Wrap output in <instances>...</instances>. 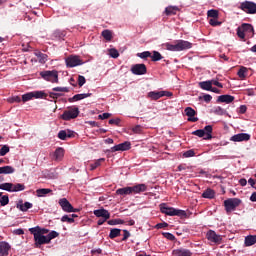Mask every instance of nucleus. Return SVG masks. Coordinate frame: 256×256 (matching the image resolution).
Returning <instances> with one entry per match:
<instances>
[{
    "label": "nucleus",
    "instance_id": "12",
    "mask_svg": "<svg viewBox=\"0 0 256 256\" xmlns=\"http://www.w3.org/2000/svg\"><path fill=\"white\" fill-rule=\"evenodd\" d=\"M131 73L134 75H144L147 73V66L144 63H138L131 66Z\"/></svg>",
    "mask_w": 256,
    "mask_h": 256
},
{
    "label": "nucleus",
    "instance_id": "2",
    "mask_svg": "<svg viewBox=\"0 0 256 256\" xmlns=\"http://www.w3.org/2000/svg\"><path fill=\"white\" fill-rule=\"evenodd\" d=\"M165 47H166L167 51L182 52V51L191 49L192 43H190L189 41H185V40H178L175 42L174 45L167 43L165 45Z\"/></svg>",
    "mask_w": 256,
    "mask_h": 256
},
{
    "label": "nucleus",
    "instance_id": "8",
    "mask_svg": "<svg viewBox=\"0 0 256 256\" xmlns=\"http://www.w3.org/2000/svg\"><path fill=\"white\" fill-rule=\"evenodd\" d=\"M40 76L47 82L58 83V72L56 70H46L40 72Z\"/></svg>",
    "mask_w": 256,
    "mask_h": 256
},
{
    "label": "nucleus",
    "instance_id": "4",
    "mask_svg": "<svg viewBox=\"0 0 256 256\" xmlns=\"http://www.w3.org/2000/svg\"><path fill=\"white\" fill-rule=\"evenodd\" d=\"M79 115H80L79 108L72 106V107H69L67 110L63 111L61 115V119H63L64 121H70L71 119H77Z\"/></svg>",
    "mask_w": 256,
    "mask_h": 256
},
{
    "label": "nucleus",
    "instance_id": "62",
    "mask_svg": "<svg viewBox=\"0 0 256 256\" xmlns=\"http://www.w3.org/2000/svg\"><path fill=\"white\" fill-rule=\"evenodd\" d=\"M123 232H124V235L122 238V242H125V241H127V239H129L131 237V233L127 230H123Z\"/></svg>",
    "mask_w": 256,
    "mask_h": 256
},
{
    "label": "nucleus",
    "instance_id": "9",
    "mask_svg": "<svg viewBox=\"0 0 256 256\" xmlns=\"http://www.w3.org/2000/svg\"><path fill=\"white\" fill-rule=\"evenodd\" d=\"M66 67L75 68L84 64V62L77 55H71L65 59Z\"/></svg>",
    "mask_w": 256,
    "mask_h": 256
},
{
    "label": "nucleus",
    "instance_id": "37",
    "mask_svg": "<svg viewBox=\"0 0 256 256\" xmlns=\"http://www.w3.org/2000/svg\"><path fill=\"white\" fill-rule=\"evenodd\" d=\"M36 193H37L38 198H43L46 195L52 193V190H50V189H38V190H36Z\"/></svg>",
    "mask_w": 256,
    "mask_h": 256
},
{
    "label": "nucleus",
    "instance_id": "20",
    "mask_svg": "<svg viewBox=\"0 0 256 256\" xmlns=\"http://www.w3.org/2000/svg\"><path fill=\"white\" fill-rule=\"evenodd\" d=\"M235 100V97L230 94H223L218 96L217 103H233Z\"/></svg>",
    "mask_w": 256,
    "mask_h": 256
},
{
    "label": "nucleus",
    "instance_id": "26",
    "mask_svg": "<svg viewBox=\"0 0 256 256\" xmlns=\"http://www.w3.org/2000/svg\"><path fill=\"white\" fill-rule=\"evenodd\" d=\"M256 244V235L246 236L244 240L245 247H252V245Z\"/></svg>",
    "mask_w": 256,
    "mask_h": 256
},
{
    "label": "nucleus",
    "instance_id": "41",
    "mask_svg": "<svg viewBox=\"0 0 256 256\" xmlns=\"http://www.w3.org/2000/svg\"><path fill=\"white\" fill-rule=\"evenodd\" d=\"M102 36L107 41H111V39H113V34L111 33V30H103Z\"/></svg>",
    "mask_w": 256,
    "mask_h": 256
},
{
    "label": "nucleus",
    "instance_id": "30",
    "mask_svg": "<svg viewBox=\"0 0 256 256\" xmlns=\"http://www.w3.org/2000/svg\"><path fill=\"white\" fill-rule=\"evenodd\" d=\"M179 7L177 6H168L165 8V15L166 16H172L176 15L177 11H179Z\"/></svg>",
    "mask_w": 256,
    "mask_h": 256
},
{
    "label": "nucleus",
    "instance_id": "44",
    "mask_svg": "<svg viewBox=\"0 0 256 256\" xmlns=\"http://www.w3.org/2000/svg\"><path fill=\"white\" fill-rule=\"evenodd\" d=\"M123 223H124V220H121V219L108 220V225L110 226L122 225Z\"/></svg>",
    "mask_w": 256,
    "mask_h": 256
},
{
    "label": "nucleus",
    "instance_id": "57",
    "mask_svg": "<svg viewBox=\"0 0 256 256\" xmlns=\"http://www.w3.org/2000/svg\"><path fill=\"white\" fill-rule=\"evenodd\" d=\"M9 147L8 145H4L2 149H0V156H5L9 152Z\"/></svg>",
    "mask_w": 256,
    "mask_h": 256
},
{
    "label": "nucleus",
    "instance_id": "6",
    "mask_svg": "<svg viewBox=\"0 0 256 256\" xmlns=\"http://www.w3.org/2000/svg\"><path fill=\"white\" fill-rule=\"evenodd\" d=\"M213 126H205L204 129H197L192 132V135L198 136L199 138L204 137L206 135V140H210L213 138Z\"/></svg>",
    "mask_w": 256,
    "mask_h": 256
},
{
    "label": "nucleus",
    "instance_id": "28",
    "mask_svg": "<svg viewBox=\"0 0 256 256\" xmlns=\"http://www.w3.org/2000/svg\"><path fill=\"white\" fill-rule=\"evenodd\" d=\"M15 173V168L13 166H4L0 167V175H9V174H14Z\"/></svg>",
    "mask_w": 256,
    "mask_h": 256
},
{
    "label": "nucleus",
    "instance_id": "14",
    "mask_svg": "<svg viewBox=\"0 0 256 256\" xmlns=\"http://www.w3.org/2000/svg\"><path fill=\"white\" fill-rule=\"evenodd\" d=\"M58 203L65 213L73 212V206L66 198H61Z\"/></svg>",
    "mask_w": 256,
    "mask_h": 256
},
{
    "label": "nucleus",
    "instance_id": "53",
    "mask_svg": "<svg viewBox=\"0 0 256 256\" xmlns=\"http://www.w3.org/2000/svg\"><path fill=\"white\" fill-rule=\"evenodd\" d=\"M86 83V78L84 76H78V86L83 87Z\"/></svg>",
    "mask_w": 256,
    "mask_h": 256
},
{
    "label": "nucleus",
    "instance_id": "11",
    "mask_svg": "<svg viewBox=\"0 0 256 256\" xmlns=\"http://www.w3.org/2000/svg\"><path fill=\"white\" fill-rule=\"evenodd\" d=\"M206 238L208 239V241L216 245H221L223 240L222 236L217 235V233L214 230H209L206 234Z\"/></svg>",
    "mask_w": 256,
    "mask_h": 256
},
{
    "label": "nucleus",
    "instance_id": "19",
    "mask_svg": "<svg viewBox=\"0 0 256 256\" xmlns=\"http://www.w3.org/2000/svg\"><path fill=\"white\" fill-rule=\"evenodd\" d=\"M29 232H30V234H37L40 236H45L46 234H48L50 232V230L46 229V228H41L40 226H36V227L29 228Z\"/></svg>",
    "mask_w": 256,
    "mask_h": 256
},
{
    "label": "nucleus",
    "instance_id": "64",
    "mask_svg": "<svg viewBox=\"0 0 256 256\" xmlns=\"http://www.w3.org/2000/svg\"><path fill=\"white\" fill-rule=\"evenodd\" d=\"M163 236L170 241H174L175 240V236L171 233H163Z\"/></svg>",
    "mask_w": 256,
    "mask_h": 256
},
{
    "label": "nucleus",
    "instance_id": "60",
    "mask_svg": "<svg viewBox=\"0 0 256 256\" xmlns=\"http://www.w3.org/2000/svg\"><path fill=\"white\" fill-rule=\"evenodd\" d=\"M109 118H111V113H108V112L98 115V119L104 120V119H109Z\"/></svg>",
    "mask_w": 256,
    "mask_h": 256
},
{
    "label": "nucleus",
    "instance_id": "31",
    "mask_svg": "<svg viewBox=\"0 0 256 256\" xmlns=\"http://www.w3.org/2000/svg\"><path fill=\"white\" fill-rule=\"evenodd\" d=\"M132 194V190L131 187H125V188H121L116 190V195H120V196H128Z\"/></svg>",
    "mask_w": 256,
    "mask_h": 256
},
{
    "label": "nucleus",
    "instance_id": "49",
    "mask_svg": "<svg viewBox=\"0 0 256 256\" xmlns=\"http://www.w3.org/2000/svg\"><path fill=\"white\" fill-rule=\"evenodd\" d=\"M209 25L217 27V26L222 25V22L218 21V18H211L209 20Z\"/></svg>",
    "mask_w": 256,
    "mask_h": 256
},
{
    "label": "nucleus",
    "instance_id": "50",
    "mask_svg": "<svg viewBox=\"0 0 256 256\" xmlns=\"http://www.w3.org/2000/svg\"><path fill=\"white\" fill-rule=\"evenodd\" d=\"M214 114L217 116H223L225 114V110L222 109L221 107H216L214 109Z\"/></svg>",
    "mask_w": 256,
    "mask_h": 256
},
{
    "label": "nucleus",
    "instance_id": "23",
    "mask_svg": "<svg viewBox=\"0 0 256 256\" xmlns=\"http://www.w3.org/2000/svg\"><path fill=\"white\" fill-rule=\"evenodd\" d=\"M91 94L88 93V94H75L73 97H70L68 99L69 103H74V102H79V101H82L88 97H90Z\"/></svg>",
    "mask_w": 256,
    "mask_h": 256
},
{
    "label": "nucleus",
    "instance_id": "18",
    "mask_svg": "<svg viewBox=\"0 0 256 256\" xmlns=\"http://www.w3.org/2000/svg\"><path fill=\"white\" fill-rule=\"evenodd\" d=\"M94 215L98 218H103L105 221H107L109 218H111V213L108 212V210L104 208L96 209L93 211Z\"/></svg>",
    "mask_w": 256,
    "mask_h": 256
},
{
    "label": "nucleus",
    "instance_id": "54",
    "mask_svg": "<svg viewBox=\"0 0 256 256\" xmlns=\"http://www.w3.org/2000/svg\"><path fill=\"white\" fill-rule=\"evenodd\" d=\"M21 98L20 96H13L11 98H9L8 102L9 103H21Z\"/></svg>",
    "mask_w": 256,
    "mask_h": 256
},
{
    "label": "nucleus",
    "instance_id": "15",
    "mask_svg": "<svg viewBox=\"0 0 256 256\" xmlns=\"http://www.w3.org/2000/svg\"><path fill=\"white\" fill-rule=\"evenodd\" d=\"M130 149H131V142H122L118 145L111 147V152L129 151Z\"/></svg>",
    "mask_w": 256,
    "mask_h": 256
},
{
    "label": "nucleus",
    "instance_id": "22",
    "mask_svg": "<svg viewBox=\"0 0 256 256\" xmlns=\"http://www.w3.org/2000/svg\"><path fill=\"white\" fill-rule=\"evenodd\" d=\"M131 194H140L147 191V185L146 184H138L136 186L130 187Z\"/></svg>",
    "mask_w": 256,
    "mask_h": 256
},
{
    "label": "nucleus",
    "instance_id": "3",
    "mask_svg": "<svg viewBox=\"0 0 256 256\" xmlns=\"http://www.w3.org/2000/svg\"><path fill=\"white\" fill-rule=\"evenodd\" d=\"M160 212L167 216H178V217H186L187 213L185 210L176 209L174 207H169L167 204L163 203L159 206Z\"/></svg>",
    "mask_w": 256,
    "mask_h": 256
},
{
    "label": "nucleus",
    "instance_id": "47",
    "mask_svg": "<svg viewBox=\"0 0 256 256\" xmlns=\"http://www.w3.org/2000/svg\"><path fill=\"white\" fill-rule=\"evenodd\" d=\"M9 203L8 195H4L0 198V206L4 207Z\"/></svg>",
    "mask_w": 256,
    "mask_h": 256
},
{
    "label": "nucleus",
    "instance_id": "27",
    "mask_svg": "<svg viewBox=\"0 0 256 256\" xmlns=\"http://www.w3.org/2000/svg\"><path fill=\"white\" fill-rule=\"evenodd\" d=\"M64 154H65L64 148L58 147L54 153L55 161H61L64 158Z\"/></svg>",
    "mask_w": 256,
    "mask_h": 256
},
{
    "label": "nucleus",
    "instance_id": "16",
    "mask_svg": "<svg viewBox=\"0 0 256 256\" xmlns=\"http://www.w3.org/2000/svg\"><path fill=\"white\" fill-rule=\"evenodd\" d=\"M184 113L186 114V117H189L188 118L189 122H197V121H199V118L195 117L197 115V111H195L191 107H187L186 109H184Z\"/></svg>",
    "mask_w": 256,
    "mask_h": 256
},
{
    "label": "nucleus",
    "instance_id": "43",
    "mask_svg": "<svg viewBox=\"0 0 256 256\" xmlns=\"http://www.w3.org/2000/svg\"><path fill=\"white\" fill-rule=\"evenodd\" d=\"M33 98H34V97H33L32 92H29V93H27V94H23V95H22V101H23V103H27V102L31 101Z\"/></svg>",
    "mask_w": 256,
    "mask_h": 256
},
{
    "label": "nucleus",
    "instance_id": "45",
    "mask_svg": "<svg viewBox=\"0 0 256 256\" xmlns=\"http://www.w3.org/2000/svg\"><path fill=\"white\" fill-rule=\"evenodd\" d=\"M236 35H238L240 39H245V37L247 36L241 26L236 30Z\"/></svg>",
    "mask_w": 256,
    "mask_h": 256
},
{
    "label": "nucleus",
    "instance_id": "35",
    "mask_svg": "<svg viewBox=\"0 0 256 256\" xmlns=\"http://www.w3.org/2000/svg\"><path fill=\"white\" fill-rule=\"evenodd\" d=\"M150 58H152V62H158L161 59H163L164 57L158 51L154 50V51H152Z\"/></svg>",
    "mask_w": 256,
    "mask_h": 256
},
{
    "label": "nucleus",
    "instance_id": "51",
    "mask_svg": "<svg viewBox=\"0 0 256 256\" xmlns=\"http://www.w3.org/2000/svg\"><path fill=\"white\" fill-rule=\"evenodd\" d=\"M184 158H190V157H195V151L194 150H188L183 153Z\"/></svg>",
    "mask_w": 256,
    "mask_h": 256
},
{
    "label": "nucleus",
    "instance_id": "46",
    "mask_svg": "<svg viewBox=\"0 0 256 256\" xmlns=\"http://www.w3.org/2000/svg\"><path fill=\"white\" fill-rule=\"evenodd\" d=\"M61 222H63V223L68 222L69 224H73L75 222V220L73 218H71V216H69V215H64L61 218Z\"/></svg>",
    "mask_w": 256,
    "mask_h": 256
},
{
    "label": "nucleus",
    "instance_id": "17",
    "mask_svg": "<svg viewBox=\"0 0 256 256\" xmlns=\"http://www.w3.org/2000/svg\"><path fill=\"white\" fill-rule=\"evenodd\" d=\"M241 27H242L244 33L246 34V37H248V38H253L254 37L255 30H254L253 25L248 24V23H243L241 25Z\"/></svg>",
    "mask_w": 256,
    "mask_h": 256
},
{
    "label": "nucleus",
    "instance_id": "13",
    "mask_svg": "<svg viewBox=\"0 0 256 256\" xmlns=\"http://www.w3.org/2000/svg\"><path fill=\"white\" fill-rule=\"evenodd\" d=\"M250 139H251L250 134H248V133H239V134L233 135L230 138V141H233V142H247Z\"/></svg>",
    "mask_w": 256,
    "mask_h": 256
},
{
    "label": "nucleus",
    "instance_id": "34",
    "mask_svg": "<svg viewBox=\"0 0 256 256\" xmlns=\"http://www.w3.org/2000/svg\"><path fill=\"white\" fill-rule=\"evenodd\" d=\"M121 236V229L119 228H112L110 230L109 238L110 239H115L117 237Z\"/></svg>",
    "mask_w": 256,
    "mask_h": 256
},
{
    "label": "nucleus",
    "instance_id": "48",
    "mask_svg": "<svg viewBox=\"0 0 256 256\" xmlns=\"http://www.w3.org/2000/svg\"><path fill=\"white\" fill-rule=\"evenodd\" d=\"M247 73V68L242 66L239 71H238V76L241 78V79H244L246 77V74Z\"/></svg>",
    "mask_w": 256,
    "mask_h": 256
},
{
    "label": "nucleus",
    "instance_id": "33",
    "mask_svg": "<svg viewBox=\"0 0 256 256\" xmlns=\"http://www.w3.org/2000/svg\"><path fill=\"white\" fill-rule=\"evenodd\" d=\"M34 55H36L38 57L39 62L41 64H45L48 61V55L47 54H44V53L38 51V52H34Z\"/></svg>",
    "mask_w": 256,
    "mask_h": 256
},
{
    "label": "nucleus",
    "instance_id": "21",
    "mask_svg": "<svg viewBox=\"0 0 256 256\" xmlns=\"http://www.w3.org/2000/svg\"><path fill=\"white\" fill-rule=\"evenodd\" d=\"M74 137V132L71 130H60L58 133V138L65 141L68 138Z\"/></svg>",
    "mask_w": 256,
    "mask_h": 256
},
{
    "label": "nucleus",
    "instance_id": "58",
    "mask_svg": "<svg viewBox=\"0 0 256 256\" xmlns=\"http://www.w3.org/2000/svg\"><path fill=\"white\" fill-rule=\"evenodd\" d=\"M53 91L55 92H69V88L68 87H55L53 88Z\"/></svg>",
    "mask_w": 256,
    "mask_h": 256
},
{
    "label": "nucleus",
    "instance_id": "24",
    "mask_svg": "<svg viewBox=\"0 0 256 256\" xmlns=\"http://www.w3.org/2000/svg\"><path fill=\"white\" fill-rule=\"evenodd\" d=\"M11 249V245H9L5 241L0 242V256H8V251Z\"/></svg>",
    "mask_w": 256,
    "mask_h": 256
},
{
    "label": "nucleus",
    "instance_id": "61",
    "mask_svg": "<svg viewBox=\"0 0 256 256\" xmlns=\"http://www.w3.org/2000/svg\"><path fill=\"white\" fill-rule=\"evenodd\" d=\"M178 256H191V252L189 250H180L178 251Z\"/></svg>",
    "mask_w": 256,
    "mask_h": 256
},
{
    "label": "nucleus",
    "instance_id": "29",
    "mask_svg": "<svg viewBox=\"0 0 256 256\" xmlns=\"http://www.w3.org/2000/svg\"><path fill=\"white\" fill-rule=\"evenodd\" d=\"M16 208L22 212H28L29 209L33 208V204L30 202H25L24 204H16Z\"/></svg>",
    "mask_w": 256,
    "mask_h": 256
},
{
    "label": "nucleus",
    "instance_id": "25",
    "mask_svg": "<svg viewBox=\"0 0 256 256\" xmlns=\"http://www.w3.org/2000/svg\"><path fill=\"white\" fill-rule=\"evenodd\" d=\"M201 197L204 199H215L216 191L208 188L207 190L204 191V193L201 194Z\"/></svg>",
    "mask_w": 256,
    "mask_h": 256
},
{
    "label": "nucleus",
    "instance_id": "10",
    "mask_svg": "<svg viewBox=\"0 0 256 256\" xmlns=\"http://www.w3.org/2000/svg\"><path fill=\"white\" fill-rule=\"evenodd\" d=\"M172 93L168 91H152L147 94V97L152 101H157L163 97H172Z\"/></svg>",
    "mask_w": 256,
    "mask_h": 256
},
{
    "label": "nucleus",
    "instance_id": "52",
    "mask_svg": "<svg viewBox=\"0 0 256 256\" xmlns=\"http://www.w3.org/2000/svg\"><path fill=\"white\" fill-rule=\"evenodd\" d=\"M138 56L142 59H147L148 57H151L150 51H144L142 53H138Z\"/></svg>",
    "mask_w": 256,
    "mask_h": 256
},
{
    "label": "nucleus",
    "instance_id": "59",
    "mask_svg": "<svg viewBox=\"0 0 256 256\" xmlns=\"http://www.w3.org/2000/svg\"><path fill=\"white\" fill-rule=\"evenodd\" d=\"M132 132H133L134 134H141V133H142V127H141L140 125L134 126V127L132 128Z\"/></svg>",
    "mask_w": 256,
    "mask_h": 256
},
{
    "label": "nucleus",
    "instance_id": "40",
    "mask_svg": "<svg viewBox=\"0 0 256 256\" xmlns=\"http://www.w3.org/2000/svg\"><path fill=\"white\" fill-rule=\"evenodd\" d=\"M207 16L212 19H218L219 17V11L212 9L207 12Z\"/></svg>",
    "mask_w": 256,
    "mask_h": 256
},
{
    "label": "nucleus",
    "instance_id": "1",
    "mask_svg": "<svg viewBox=\"0 0 256 256\" xmlns=\"http://www.w3.org/2000/svg\"><path fill=\"white\" fill-rule=\"evenodd\" d=\"M34 235V247L40 248L41 245H48L51 241L59 236V233L56 231L49 232L47 236L45 235Z\"/></svg>",
    "mask_w": 256,
    "mask_h": 256
},
{
    "label": "nucleus",
    "instance_id": "39",
    "mask_svg": "<svg viewBox=\"0 0 256 256\" xmlns=\"http://www.w3.org/2000/svg\"><path fill=\"white\" fill-rule=\"evenodd\" d=\"M31 94L33 95V97L35 99H46L47 98V94L42 91H34V92H31Z\"/></svg>",
    "mask_w": 256,
    "mask_h": 256
},
{
    "label": "nucleus",
    "instance_id": "63",
    "mask_svg": "<svg viewBox=\"0 0 256 256\" xmlns=\"http://www.w3.org/2000/svg\"><path fill=\"white\" fill-rule=\"evenodd\" d=\"M121 123V120L119 118H116V119H110L109 120V124L110 125H116V126H119V124Z\"/></svg>",
    "mask_w": 256,
    "mask_h": 256
},
{
    "label": "nucleus",
    "instance_id": "38",
    "mask_svg": "<svg viewBox=\"0 0 256 256\" xmlns=\"http://www.w3.org/2000/svg\"><path fill=\"white\" fill-rule=\"evenodd\" d=\"M13 187H14L13 183L0 184V190H4V191H7V192H13Z\"/></svg>",
    "mask_w": 256,
    "mask_h": 256
},
{
    "label": "nucleus",
    "instance_id": "5",
    "mask_svg": "<svg viewBox=\"0 0 256 256\" xmlns=\"http://www.w3.org/2000/svg\"><path fill=\"white\" fill-rule=\"evenodd\" d=\"M242 201L239 198H229L224 201L226 213H232L241 205Z\"/></svg>",
    "mask_w": 256,
    "mask_h": 256
},
{
    "label": "nucleus",
    "instance_id": "7",
    "mask_svg": "<svg viewBox=\"0 0 256 256\" xmlns=\"http://www.w3.org/2000/svg\"><path fill=\"white\" fill-rule=\"evenodd\" d=\"M239 9H241L242 11H244L247 14L250 15H255L256 14V3L253 1H244L241 2Z\"/></svg>",
    "mask_w": 256,
    "mask_h": 256
},
{
    "label": "nucleus",
    "instance_id": "55",
    "mask_svg": "<svg viewBox=\"0 0 256 256\" xmlns=\"http://www.w3.org/2000/svg\"><path fill=\"white\" fill-rule=\"evenodd\" d=\"M110 56L112 57V58H118L119 57V52H118V50L117 49H115V48H111L110 49Z\"/></svg>",
    "mask_w": 256,
    "mask_h": 256
},
{
    "label": "nucleus",
    "instance_id": "56",
    "mask_svg": "<svg viewBox=\"0 0 256 256\" xmlns=\"http://www.w3.org/2000/svg\"><path fill=\"white\" fill-rule=\"evenodd\" d=\"M169 226V224L167 222H161V223H157L155 226V229H165Z\"/></svg>",
    "mask_w": 256,
    "mask_h": 256
},
{
    "label": "nucleus",
    "instance_id": "32",
    "mask_svg": "<svg viewBox=\"0 0 256 256\" xmlns=\"http://www.w3.org/2000/svg\"><path fill=\"white\" fill-rule=\"evenodd\" d=\"M199 87L203 90L210 91L213 85L210 80L199 82Z\"/></svg>",
    "mask_w": 256,
    "mask_h": 256
},
{
    "label": "nucleus",
    "instance_id": "36",
    "mask_svg": "<svg viewBox=\"0 0 256 256\" xmlns=\"http://www.w3.org/2000/svg\"><path fill=\"white\" fill-rule=\"evenodd\" d=\"M105 162V158H99L94 163L90 164V170L93 171L101 166Z\"/></svg>",
    "mask_w": 256,
    "mask_h": 256
},
{
    "label": "nucleus",
    "instance_id": "42",
    "mask_svg": "<svg viewBox=\"0 0 256 256\" xmlns=\"http://www.w3.org/2000/svg\"><path fill=\"white\" fill-rule=\"evenodd\" d=\"M25 189V186L23 184H13V187H12V192H20V191H23Z\"/></svg>",
    "mask_w": 256,
    "mask_h": 256
}]
</instances>
